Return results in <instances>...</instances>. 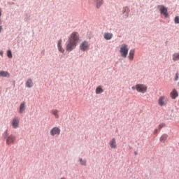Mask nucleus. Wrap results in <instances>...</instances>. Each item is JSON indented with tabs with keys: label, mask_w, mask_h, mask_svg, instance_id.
Listing matches in <instances>:
<instances>
[{
	"label": "nucleus",
	"mask_w": 179,
	"mask_h": 179,
	"mask_svg": "<svg viewBox=\"0 0 179 179\" xmlns=\"http://www.w3.org/2000/svg\"><path fill=\"white\" fill-rule=\"evenodd\" d=\"M103 92H104V90L101 88V86H98L96 89V94H100L101 93H103Z\"/></svg>",
	"instance_id": "obj_18"
},
{
	"label": "nucleus",
	"mask_w": 179,
	"mask_h": 179,
	"mask_svg": "<svg viewBox=\"0 0 179 179\" xmlns=\"http://www.w3.org/2000/svg\"><path fill=\"white\" fill-rule=\"evenodd\" d=\"M2 31V26H0V33Z\"/></svg>",
	"instance_id": "obj_29"
},
{
	"label": "nucleus",
	"mask_w": 179,
	"mask_h": 179,
	"mask_svg": "<svg viewBox=\"0 0 179 179\" xmlns=\"http://www.w3.org/2000/svg\"><path fill=\"white\" fill-rule=\"evenodd\" d=\"M7 56H8L9 58H12V51L8 50V51H7Z\"/></svg>",
	"instance_id": "obj_24"
},
{
	"label": "nucleus",
	"mask_w": 179,
	"mask_h": 179,
	"mask_svg": "<svg viewBox=\"0 0 179 179\" xmlns=\"http://www.w3.org/2000/svg\"><path fill=\"white\" fill-rule=\"evenodd\" d=\"M6 133L8 134V131H6Z\"/></svg>",
	"instance_id": "obj_32"
},
{
	"label": "nucleus",
	"mask_w": 179,
	"mask_h": 179,
	"mask_svg": "<svg viewBox=\"0 0 179 179\" xmlns=\"http://www.w3.org/2000/svg\"><path fill=\"white\" fill-rule=\"evenodd\" d=\"M169 136H167V134H164L161 136L160 138V141L161 142H164V141H166L167 139Z\"/></svg>",
	"instance_id": "obj_21"
},
{
	"label": "nucleus",
	"mask_w": 179,
	"mask_h": 179,
	"mask_svg": "<svg viewBox=\"0 0 179 179\" xmlns=\"http://www.w3.org/2000/svg\"><path fill=\"white\" fill-rule=\"evenodd\" d=\"M128 45L123 44L121 45L120 52L122 58H127V56L128 55Z\"/></svg>",
	"instance_id": "obj_3"
},
{
	"label": "nucleus",
	"mask_w": 179,
	"mask_h": 179,
	"mask_svg": "<svg viewBox=\"0 0 179 179\" xmlns=\"http://www.w3.org/2000/svg\"><path fill=\"white\" fill-rule=\"evenodd\" d=\"M59 134H61V129H59V128L58 127H54L50 131V135H52V136H55V135H59Z\"/></svg>",
	"instance_id": "obj_8"
},
{
	"label": "nucleus",
	"mask_w": 179,
	"mask_h": 179,
	"mask_svg": "<svg viewBox=\"0 0 179 179\" xmlns=\"http://www.w3.org/2000/svg\"><path fill=\"white\" fill-rule=\"evenodd\" d=\"M80 49L81 51H87V50H89V43L83 41L80 45Z\"/></svg>",
	"instance_id": "obj_7"
},
{
	"label": "nucleus",
	"mask_w": 179,
	"mask_h": 179,
	"mask_svg": "<svg viewBox=\"0 0 179 179\" xmlns=\"http://www.w3.org/2000/svg\"><path fill=\"white\" fill-rule=\"evenodd\" d=\"M135 155H138V153L135 152Z\"/></svg>",
	"instance_id": "obj_33"
},
{
	"label": "nucleus",
	"mask_w": 179,
	"mask_h": 179,
	"mask_svg": "<svg viewBox=\"0 0 179 179\" xmlns=\"http://www.w3.org/2000/svg\"><path fill=\"white\" fill-rule=\"evenodd\" d=\"M175 80H178V73H176Z\"/></svg>",
	"instance_id": "obj_28"
},
{
	"label": "nucleus",
	"mask_w": 179,
	"mask_h": 179,
	"mask_svg": "<svg viewBox=\"0 0 179 179\" xmlns=\"http://www.w3.org/2000/svg\"><path fill=\"white\" fill-rule=\"evenodd\" d=\"M109 145L112 149H116L117 148V142L115 141V138H113L110 141Z\"/></svg>",
	"instance_id": "obj_13"
},
{
	"label": "nucleus",
	"mask_w": 179,
	"mask_h": 179,
	"mask_svg": "<svg viewBox=\"0 0 179 179\" xmlns=\"http://www.w3.org/2000/svg\"><path fill=\"white\" fill-rule=\"evenodd\" d=\"M0 77L9 78V73L8 71H0Z\"/></svg>",
	"instance_id": "obj_15"
},
{
	"label": "nucleus",
	"mask_w": 179,
	"mask_h": 179,
	"mask_svg": "<svg viewBox=\"0 0 179 179\" xmlns=\"http://www.w3.org/2000/svg\"><path fill=\"white\" fill-rule=\"evenodd\" d=\"M78 41L79 33L73 32L66 42V50L70 52V51L75 50V48H76V45H78Z\"/></svg>",
	"instance_id": "obj_1"
},
{
	"label": "nucleus",
	"mask_w": 179,
	"mask_h": 179,
	"mask_svg": "<svg viewBox=\"0 0 179 179\" xmlns=\"http://www.w3.org/2000/svg\"><path fill=\"white\" fill-rule=\"evenodd\" d=\"M166 127V124L164 123H162L158 126L159 129H162V128H164Z\"/></svg>",
	"instance_id": "obj_25"
},
{
	"label": "nucleus",
	"mask_w": 179,
	"mask_h": 179,
	"mask_svg": "<svg viewBox=\"0 0 179 179\" xmlns=\"http://www.w3.org/2000/svg\"><path fill=\"white\" fill-rule=\"evenodd\" d=\"M24 110H26V103L23 102L20 104V114H22V113H23Z\"/></svg>",
	"instance_id": "obj_16"
},
{
	"label": "nucleus",
	"mask_w": 179,
	"mask_h": 179,
	"mask_svg": "<svg viewBox=\"0 0 179 179\" xmlns=\"http://www.w3.org/2000/svg\"><path fill=\"white\" fill-rule=\"evenodd\" d=\"M2 23V21H1V20H0V24Z\"/></svg>",
	"instance_id": "obj_31"
},
{
	"label": "nucleus",
	"mask_w": 179,
	"mask_h": 179,
	"mask_svg": "<svg viewBox=\"0 0 179 179\" xmlns=\"http://www.w3.org/2000/svg\"><path fill=\"white\" fill-rule=\"evenodd\" d=\"M57 48H58L59 52L64 53L65 52V50L64 49V48H62V40H61V39L58 41Z\"/></svg>",
	"instance_id": "obj_11"
},
{
	"label": "nucleus",
	"mask_w": 179,
	"mask_h": 179,
	"mask_svg": "<svg viewBox=\"0 0 179 179\" xmlns=\"http://www.w3.org/2000/svg\"><path fill=\"white\" fill-rule=\"evenodd\" d=\"M16 138L13 135H10L9 136L7 137L6 138V144L7 145H13L15 143Z\"/></svg>",
	"instance_id": "obj_5"
},
{
	"label": "nucleus",
	"mask_w": 179,
	"mask_h": 179,
	"mask_svg": "<svg viewBox=\"0 0 179 179\" xmlns=\"http://www.w3.org/2000/svg\"><path fill=\"white\" fill-rule=\"evenodd\" d=\"M80 162L83 166H86V161L82 159V158H80Z\"/></svg>",
	"instance_id": "obj_23"
},
{
	"label": "nucleus",
	"mask_w": 179,
	"mask_h": 179,
	"mask_svg": "<svg viewBox=\"0 0 179 179\" xmlns=\"http://www.w3.org/2000/svg\"><path fill=\"white\" fill-rule=\"evenodd\" d=\"M132 90H137L139 93H146L148 87L143 84H137L131 87Z\"/></svg>",
	"instance_id": "obj_2"
},
{
	"label": "nucleus",
	"mask_w": 179,
	"mask_h": 179,
	"mask_svg": "<svg viewBox=\"0 0 179 179\" xmlns=\"http://www.w3.org/2000/svg\"><path fill=\"white\" fill-rule=\"evenodd\" d=\"M170 96L171 99H177V97H178V92L176 89H173V91L171 92Z\"/></svg>",
	"instance_id": "obj_12"
},
{
	"label": "nucleus",
	"mask_w": 179,
	"mask_h": 179,
	"mask_svg": "<svg viewBox=\"0 0 179 179\" xmlns=\"http://www.w3.org/2000/svg\"><path fill=\"white\" fill-rule=\"evenodd\" d=\"M135 55V50H131L129 54V59L132 61L134 59V56Z\"/></svg>",
	"instance_id": "obj_17"
},
{
	"label": "nucleus",
	"mask_w": 179,
	"mask_h": 179,
	"mask_svg": "<svg viewBox=\"0 0 179 179\" xmlns=\"http://www.w3.org/2000/svg\"><path fill=\"white\" fill-rule=\"evenodd\" d=\"M179 60V53H174L173 55V61H178Z\"/></svg>",
	"instance_id": "obj_20"
},
{
	"label": "nucleus",
	"mask_w": 179,
	"mask_h": 179,
	"mask_svg": "<svg viewBox=\"0 0 179 179\" xmlns=\"http://www.w3.org/2000/svg\"><path fill=\"white\" fill-rule=\"evenodd\" d=\"M157 129H155V134H157Z\"/></svg>",
	"instance_id": "obj_30"
},
{
	"label": "nucleus",
	"mask_w": 179,
	"mask_h": 179,
	"mask_svg": "<svg viewBox=\"0 0 179 179\" xmlns=\"http://www.w3.org/2000/svg\"><path fill=\"white\" fill-rule=\"evenodd\" d=\"M50 114L52 115H54L55 118H56L57 120L59 118V110L57 109H52V110H50Z\"/></svg>",
	"instance_id": "obj_9"
},
{
	"label": "nucleus",
	"mask_w": 179,
	"mask_h": 179,
	"mask_svg": "<svg viewBox=\"0 0 179 179\" xmlns=\"http://www.w3.org/2000/svg\"><path fill=\"white\" fill-rule=\"evenodd\" d=\"M105 40H111L113 38V34L112 33H105L103 35Z\"/></svg>",
	"instance_id": "obj_14"
},
{
	"label": "nucleus",
	"mask_w": 179,
	"mask_h": 179,
	"mask_svg": "<svg viewBox=\"0 0 179 179\" xmlns=\"http://www.w3.org/2000/svg\"><path fill=\"white\" fill-rule=\"evenodd\" d=\"M174 22H175V23H176V24H178V23H179V17H178V16H177V17H175Z\"/></svg>",
	"instance_id": "obj_27"
},
{
	"label": "nucleus",
	"mask_w": 179,
	"mask_h": 179,
	"mask_svg": "<svg viewBox=\"0 0 179 179\" xmlns=\"http://www.w3.org/2000/svg\"><path fill=\"white\" fill-rule=\"evenodd\" d=\"M167 101H169L167 96H161L158 99V104L159 106H161V107H163V106H166V104H167Z\"/></svg>",
	"instance_id": "obj_4"
},
{
	"label": "nucleus",
	"mask_w": 179,
	"mask_h": 179,
	"mask_svg": "<svg viewBox=\"0 0 179 179\" xmlns=\"http://www.w3.org/2000/svg\"><path fill=\"white\" fill-rule=\"evenodd\" d=\"M158 9H159L161 14L164 15L165 17L169 16V14L167 13V8L164 7V6H158Z\"/></svg>",
	"instance_id": "obj_6"
},
{
	"label": "nucleus",
	"mask_w": 179,
	"mask_h": 179,
	"mask_svg": "<svg viewBox=\"0 0 179 179\" xmlns=\"http://www.w3.org/2000/svg\"><path fill=\"white\" fill-rule=\"evenodd\" d=\"M26 85L27 87H33V80L31 79L28 80L26 82Z\"/></svg>",
	"instance_id": "obj_19"
},
{
	"label": "nucleus",
	"mask_w": 179,
	"mask_h": 179,
	"mask_svg": "<svg viewBox=\"0 0 179 179\" xmlns=\"http://www.w3.org/2000/svg\"><path fill=\"white\" fill-rule=\"evenodd\" d=\"M103 5V0H96V8H100Z\"/></svg>",
	"instance_id": "obj_22"
},
{
	"label": "nucleus",
	"mask_w": 179,
	"mask_h": 179,
	"mask_svg": "<svg viewBox=\"0 0 179 179\" xmlns=\"http://www.w3.org/2000/svg\"><path fill=\"white\" fill-rule=\"evenodd\" d=\"M13 128H17L19 127V117H14L12 122Z\"/></svg>",
	"instance_id": "obj_10"
},
{
	"label": "nucleus",
	"mask_w": 179,
	"mask_h": 179,
	"mask_svg": "<svg viewBox=\"0 0 179 179\" xmlns=\"http://www.w3.org/2000/svg\"><path fill=\"white\" fill-rule=\"evenodd\" d=\"M125 12H127V13H128V12H129V9L127 7H124L123 8V13H125Z\"/></svg>",
	"instance_id": "obj_26"
}]
</instances>
